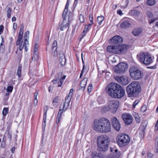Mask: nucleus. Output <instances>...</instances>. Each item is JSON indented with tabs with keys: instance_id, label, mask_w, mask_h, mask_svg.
Segmentation results:
<instances>
[{
	"instance_id": "13",
	"label": "nucleus",
	"mask_w": 158,
	"mask_h": 158,
	"mask_svg": "<svg viewBox=\"0 0 158 158\" xmlns=\"http://www.w3.org/2000/svg\"><path fill=\"white\" fill-rule=\"evenodd\" d=\"M115 79L120 84L123 85H126L130 82L129 79L126 76L116 77Z\"/></svg>"
},
{
	"instance_id": "47",
	"label": "nucleus",
	"mask_w": 158,
	"mask_h": 158,
	"mask_svg": "<svg viewBox=\"0 0 158 158\" xmlns=\"http://www.w3.org/2000/svg\"><path fill=\"white\" fill-rule=\"evenodd\" d=\"M146 110V105H143V106L141 108V112H145Z\"/></svg>"
},
{
	"instance_id": "4",
	"label": "nucleus",
	"mask_w": 158,
	"mask_h": 158,
	"mask_svg": "<svg viewBox=\"0 0 158 158\" xmlns=\"http://www.w3.org/2000/svg\"><path fill=\"white\" fill-rule=\"evenodd\" d=\"M141 90L140 83L138 81H134L126 88V91L128 97H136Z\"/></svg>"
},
{
	"instance_id": "57",
	"label": "nucleus",
	"mask_w": 158,
	"mask_h": 158,
	"mask_svg": "<svg viewBox=\"0 0 158 158\" xmlns=\"http://www.w3.org/2000/svg\"><path fill=\"white\" fill-rule=\"evenodd\" d=\"M117 13L119 15H123L122 11L121 10H118L117 11Z\"/></svg>"
},
{
	"instance_id": "48",
	"label": "nucleus",
	"mask_w": 158,
	"mask_h": 158,
	"mask_svg": "<svg viewBox=\"0 0 158 158\" xmlns=\"http://www.w3.org/2000/svg\"><path fill=\"white\" fill-rule=\"evenodd\" d=\"M9 95L10 94L9 93H6L4 97V99L5 100L7 101L8 100Z\"/></svg>"
},
{
	"instance_id": "56",
	"label": "nucleus",
	"mask_w": 158,
	"mask_h": 158,
	"mask_svg": "<svg viewBox=\"0 0 158 158\" xmlns=\"http://www.w3.org/2000/svg\"><path fill=\"white\" fill-rule=\"evenodd\" d=\"M63 83V81L62 80H60V82H58V87H60L61 86Z\"/></svg>"
},
{
	"instance_id": "8",
	"label": "nucleus",
	"mask_w": 158,
	"mask_h": 158,
	"mask_svg": "<svg viewBox=\"0 0 158 158\" xmlns=\"http://www.w3.org/2000/svg\"><path fill=\"white\" fill-rule=\"evenodd\" d=\"M137 58L139 61L145 65H149L153 61L151 55L147 52L139 54L137 55Z\"/></svg>"
},
{
	"instance_id": "7",
	"label": "nucleus",
	"mask_w": 158,
	"mask_h": 158,
	"mask_svg": "<svg viewBox=\"0 0 158 158\" xmlns=\"http://www.w3.org/2000/svg\"><path fill=\"white\" fill-rule=\"evenodd\" d=\"M131 77L135 80L142 78L143 76V73L139 68L135 66H132L129 69Z\"/></svg>"
},
{
	"instance_id": "46",
	"label": "nucleus",
	"mask_w": 158,
	"mask_h": 158,
	"mask_svg": "<svg viewBox=\"0 0 158 158\" xmlns=\"http://www.w3.org/2000/svg\"><path fill=\"white\" fill-rule=\"evenodd\" d=\"M144 130H142L141 132L140 133V137L142 139H143L144 137Z\"/></svg>"
},
{
	"instance_id": "61",
	"label": "nucleus",
	"mask_w": 158,
	"mask_h": 158,
	"mask_svg": "<svg viewBox=\"0 0 158 158\" xmlns=\"http://www.w3.org/2000/svg\"><path fill=\"white\" fill-rule=\"evenodd\" d=\"M86 34V33H85V32L83 33H83L82 34V37L80 38V41H81L83 37H84L85 36V34Z\"/></svg>"
},
{
	"instance_id": "20",
	"label": "nucleus",
	"mask_w": 158,
	"mask_h": 158,
	"mask_svg": "<svg viewBox=\"0 0 158 158\" xmlns=\"http://www.w3.org/2000/svg\"><path fill=\"white\" fill-rule=\"evenodd\" d=\"M140 14V12L136 10H130L129 13V15L135 17H138Z\"/></svg>"
},
{
	"instance_id": "23",
	"label": "nucleus",
	"mask_w": 158,
	"mask_h": 158,
	"mask_svg": "<svg viewBox=\"0 0 158 158\" xmlns=\"http://www.w3.org/2000/svg\"><path fill=\"white\" fill-rule=\"evenodd\" d=\"M39 47L38 45L37 44H35L34 47L33 56L34 57L36 60L38 58V48Z\"/></svg>"
},
{
	"instance_id": "33",
	"label": "nucleus",
	"mask_w": 158,
	"mask_h": 158,
	"mask_svg": "<svg viewBox=\"0 0 158 158\" xmlns=\"http://www.w3.org/2000/svg\"><path fill=\"white\" fill-rule=\"evenodd\" d=\"M104 20V17L103 16H98L97 17V21L99 25H100L102 21Z\"/></svg>"
},
{
	"instance_id": "2",
	"label": "nucleus",
	"mask_w": 158,
	"mask_h": 158,
	"mask_svg": "<svg viewBox=\"0 0 158 158\" xmlns=\"http://www.w3.org/2000/svg\"><path fill=\"white\" fill-rule=\"evenodd\" d=\"M106 91L110 97L117 98H121L125 95L124 89L117 83L112 82L106 87Z\"/></svg>"
},
{
	"instance_id": "39",
	"label": "nucleus",
	"mask_w": 158,
	"mask_h": 158,
	"mask_svg": "<svg viewBox=\"0 0 158 158\" xmlns=\"http://www.w3.org/2000/svg\"><path fill=\"white\" fill-rule=\"evenodd\" d=\"M62 114H59V112H58V115L57 116V118L56 121V124H58L60 122V119L62 116Z\"/></svg>"
},
{
	"instance_id": "36",
	"label": "nucleus",
	"mask_w": 158,
	"mask_h": 158,
	"mask_svg": "<svg viewBox=\"0 0 158 158\" xmlns=\"http://www.w3.org/2000/svg\"><path fill=\"white\" fill-rule=\"evenodd\" d=\"M3 39L2 38V42L0 44V51H2L3 52L4 51V46L3 45L4 41Z\"/></svg>"
},
{
	"instance_id": "51",
	"label": "nucleus",
	"mask_w": 158,
	"mask_h": 158,
	"mask_svg": "<svg viewBox=\"0 0 158 158\" xmlns=\"http://www.w3.org/2000/svg\"><path fill=\"white\" fill-rule=\"evenodd\" d=\"M89 19L91 23L93 24V15L92 14H90L89 15Z\"/></svg>"
},
{
	"instance_id": "10",
	"label": "nucleus",
	"mask_w": 158,
	"mask_h": 158,
	"mask_svg": "<svg viewBox=\"0 0 158 158\" xmlns=\"http://www.w3.org/2000/svg\"><path fill=\"white\" fill-rule=\"evenodd\" d=\"M127 68L128 65L127 64L123 62H121L115 67L114 72L117 74H123Z\"/></svg>"
},
{
	"instance_id": "32",
	"label": "nucleus",
	"mask_w": 158,
	"mask_h": 158,
	"mask_svg": "<svg viewBox=\"0 0 158 158\" xmlns=\"http://www.w3.org/2000/svg\"><path fill=\"white\" fill-rule=\"evenodd\" d=\"M156 2L155 0H148L147 1V4L149 6H152Z\"/></svg>"
},
{
	"instance_id": "15",
	"label": "nucleus",
	"mask_w": 158,
	"mask_h": 158,
	"mask_svg": "<svg viewBox=\"0 0 158 158\" xmlns=\"http://www.w3.org/2000/svg\"><path fill=\"white\" fill-rule=\"evenodd\" d=\"M112 124L114 129L117 131H118L120 128V124L117 118L114 117L111 118Z\"/></svg>"
},
{
	"instance_id": "28",
	"label": "nucleus",
	"mask_w": 158,
	"mask_h": 158,
	"mask_svg": "<svg viewBox=\"0 0 158 158\" xmlns=\"http://www.w3.org/2000/svg\"><path fill=\"white\" fill-rule=\"evenodd\" d=\"M133 115L135 118L136 123H139L140 121L139 116L137 113L134 112L133 113Z\"/></svg>"
},
{
	"instance_id": "42",
	"label": "nucleus",
	"mask_w": 158,
	"mask_h": 158,
	"mask_svg": "<svg viewBox=\"0 0 158 158\" xmlns=\"http://www.w3.org/2000/svg\"><path fill=\"white\" fill-rule=\"evenodd\" d=\"M88 81V78H85L84 79L81 81V83L82 85H86L87 82Z\"/></svg>"
},
{
	"instance_id": "44",
	"label": "nucleus",
	"mask_w": 158,
	"mask_h": 158,
	"mask_svg": "<svg viewBox=\"0 0 158 158\" xmlns=\"http://www.w3.org/2000/svg\"><path fill=\"white\" fill-rule=\"evenodd\" d=\"M86 85H82L81 83H80V87L79 89V90H81L84 91Z\"/></svg>"
},
{
	"instance_id": "22",
	"label": "nucleus",
	"mask_w": 158,
	"mask_h": 158,
	"mask_svg": "<svg viewBox=\"0 0 158 158\" xmlns=\"http://www.w3.org/2000/svg\"><path fill=\"white\" fill-rule=\"evenodd\" d=\"M142 32V30L141 28H137L134 29L133 30L132 32L134 35L138 36L141 34Z\"/></svg>"
},
{
	"instance_id": "12",
	"label": "nucleus",
	"mask_w": 158,
	"mask_h": 158,
	"mask_svg": "<svg viewBox=\"0 0 158 158\" xmlns=\"http://www.w3.org/2000/svg\"><path fill=\"white\" fill-rule=\"evenodd\" d=\"M18 39L16 42V45L17 46H19V47H18V49L21 51L23 49V48L24 47L25 50L26 52L27 51V45L28 44V41H27L26 40H24L23 42L22 39L20 40L19 41V43H17Z\"/></svg>"
},
{
	"instance_id": "26",
	"label": "nucleus",
	"mask_w": 158,
	"mask_h": 158,
	"mask_svg": "<svg viewBox=\"0 0 158 158\" xmlns=\"http://www.w3.org/2000/svg\"><path fill=\"white\" fill-rule=\"evenodd\" d=\"M5 11L6 12L7 17L8 18H10L11 17V13L12 11L11 9L7 6L5 8Z\"/></svg>"
},
{
	"instance_id": "27",
	"label": "nucleus",
	"mask_w": 158,
	"mask_h": 158,
	"mask_svg": "<svg viewBox=\"0 0 158 158\" xmlns=\"http://www.w3.org/2000/svg\"><path fill=\"white\" fill-rule=\"evenodd\" d=\"M113 155L114 158H119L121 155V153L120 152H118L117 149H115L114 150V152Z\"/></svg>"
},
{
	"instance_id": "11",
	"label": "nucleus",
	"mask_w": 158,
	"mask_h": 158,
	"mask_svg": "<svg viewBox=\"0 0 158 158\" xmlns=\"http://www.w3.org/2000/svg\"><path fill=\"white\" fill-rule=\"evenodd\" d=\"M70 100L69 98H65V102H62L61 103L59 111V114H62L65 111L68 109L69 106Z\"/></svg>"
},
{
	"instance_id": "1",
	"label": "nucleus",
	"mask_w": 158,
	"mask_h": 158,
	"mask_svg": "<svg viewBox=\"0 0 158 158\" xmlns=\"http://www.w3.org/2000/svg\"><path fill=\"white\" fill-rule=\"evenodd\" d=\"M93 128L98 132L105 133L110 132L111 126L109 120L102 117L94 120Z\"/></svg>"
},
{
	"instance_id": "25",
	"label": "nucleus",
	"mask_w": 158,
	"mask_h": 158,
	"mask_svg": "<svg viewBox=\"0 0 158 158\" xmlns=\"http://www.w3.org/2000/svg\"><path fill=\"white\" fill-rule=\"evenodd\" d=\"M69 5V2L68 0L67 1L64 10L63 12L62 16L64 18L65 17L66 15H67L68 12V7Z\"/></svg>"
},
{
	"instance_id": "49",
	"label": "nucleus",
	"mask_w": 158,
	"mask_h": 158,
	"mask_svg": "<svg viewBox=\"0 0 158 158\" xmlns=\"http://www.w3.org/2000/svg\"><path fill=\"white\" fill-rule=\"evenodd\" d=\"M147 158H154L153 155L150 152H148L147 153Z\"/></svg>"
},
{
	"instance_id": "3",
	"label": "nucleus",
	"mask_w": 158,
	"mask_h": 158,
	"mask_svg": "<svg viewBox=\"0 0 158 158\" xmlns=\"http://www.w3.org/2000/svg\"><path fill=\"white\" fill-rule=\"evenodd\" d=\"M109 138L106 135L99 136L97 139L98 151L101 153L105 152L108 149Z\"/></svg>"
},
{
	"instance_id": "62",
	"label": "nucleus",
	"mask_w": 158,
	"mask_h": 158,
	"mask_svg": "<svg viewBox=\"0 0 158 158\" xmlns=\"http://www.w3.org/2000/svg\"><path fill=\"white\" fill-rule=\"evenodd\" d=\"M155 130L157 131L158 130V124H156L155 127Z\"/></svg>"
},
{
	"instance_id": "59",
	"label": "nucleus",
	"mask_w": 158,
	"mask_h": 158,
	"mask_svg": "<svg viewBox=\"0 0 158 158\" xmlns=\"http://www.w3.org/2000/svg\"><path fill=\"white\" fill-rule=\"evenodd\" d=\"M38 103V100L37 99H34V105L36 106Z\"/></svg>"
},
{
	"instance_id": "55",
	"label": "nucleus",
	"mask_w": 158,
	"mask_h": 158,
	"mask_svg": "<svg viewBox=\"0 0 158 158\" xmlns=\"http://www.w3.org/2000/svg\"><path fill=\"white\" fill-rule=\"evenodd\" d=\"M157 19H150L149 20V23L151 24L154 22L155 21V20H156Z\"/></svg>"
},
{
	"instance_id": "24",
	"label": "nucleus",
	"mask_w": 158,
	"mask_h": 158,
	"mask_svg": "<svg viewBox=\"0 0 158 158\" xmlns=\"http://www.w3.org/2000/svg\"><path fill=\"white\" fill-rule=\"evenodd\" d=\"M131 24L128 21H125L122 23L120 25L121 28H126L131 26Z\"/></svg>"
},
{
	"instance_id": "37",
	"label": "nucleus",
	"mask_w": 158,
	"mask_h": 158,
	"mask_svg": "<svg viewBox=\"0 0 158 158\" xmlns=\"http://www.w3.org/2000/svg\"><path fill=\"white\" fill-rule=\"evenodd\" d=\"M8 109L7 108H4L2 111V114L3 116H5L8 113Z\"/></svg>"
},
{
	"instance_id": "34",
	"label": "nucleus",
	"mask_w": 158,
	"mask_h": 158,
	"mask_svg": "<svg viewBox=\"0 0 158 158\" xmlns=\"http://www.w3.org/2000/svg\"><path fill=\"white\" fill-rule=\"evenodd\" d=\"M155 148L156 149V152H158V136L156 137L155 139Z\"/></svg>"
},
{
	"instance_id": "53",
	"label": "nucleus",
	"mask_w": 158,
	"mask_h": 158,
	"mask_svg": "<svg viewBox=\"0 0 158 158\" xmlns=\"http://www.w3.org/2000/svg\"><path fill=\"white\" fill-rule=\"evenodd\" d=\"M88 26L87 25H85V29L83 30V33L85 32V33H86L87 31L88 30Z\"/></svg>"
},
{
	"instance_id": "19",
	"label": "nucleus",
	"mask_w": 158,
	"mask_h": 158,
	"mask_svg": "<svg viewBox=\"0 0 158 158\" xmlns=\"http://www.w3.org/2000/svg\"><path fill=\"white\" fill-rule=\"evenodd\" d=\"M67 16V15H66L64 18L63 17L64 20L62 23L60 25V30L62 31H63L64 28H66L69 25V20H68V22H66V20L65 19L66 17Z\"/></svg>"
},
{
	"instance_id": "58",
	"label": "nucleus",
	"mask_w": 158,
	"mask_h": 158,
	"mask_svg": "<svg viewBox=\"0 0 158 158\" xmlns=\"http://www.w3.org/2000/svg\"><path fill=\"white\" fill-rule=\"evenodd\" d=\"M84 67H85V65H84L83 66V69L81 71V74H80V77L81 78V77H82L83 74V71H84Z\"/></svg>"
},
{
	"instance_id": "35",
	"label": "nucleus",
	"mask_w": 158,
	"mask_h": 158,
	"mask_svg": "<svg viewBox=\"0 0 158 158\" xmlns=\"http://www.w3.org/2000/svg\"><path fill=\"white\" fill-rule=\"evenodd\" d=\"M30 34V31H27L25 33L24 36V40H26L28 41V40L29 38V35Z\"/></svg>"
},
{
	"instance_id": "31",
	"label": "nucleus",
	"mask_w": 158,
	"mask_h": 158,
	"mask_svg": "<svg viewBox=\"0 0 158 158\" xmlns=\"http://www.w3.org/2000/svg\"><path fill=\"white\" fill-rule=\"evenodd\" d=\"M92 158H104V157L102 154L96 153L92 156Z\"/></svg>"
},
{
	"instance_id": "43",
	"label": "nucleus",
	"mask_w": 158,
	"mask_h": 158,
	"mask_svg": "<svg viewBox=\"0 0 158 158\" xmlns=\"http://www.w3.org/2000/svg\"><path fill=\"white\" fill-rule=\"evenodd\" d=\"M79 19L81 23H83L84 22V18L83 15L82 14H81L80 15Z\"/></svg>"
},
{
	"instance_id": "29",
	"label": "nucleus",
	"mask_w": 158,
	"mask_h": 158,
	"mask_svg": "<svg viewBox=\"0 0 158 158\" xmlns=\"http://www.w3.org/2000/svg\"><path fill=\"white\" fill-rule=\"evenodd\" d=\"M22 66L21 64H19L17 69V75L19 77H20L21 76V71Z\"/></svg>"
},
{
	"instance_id": "40",
	"label": "nucleus",
	"mask_w": 158,
	"mask_h": 158,
	"mask_svg": "<svg viewBox=\"0 0 158 158\" xmlns=\"http://www.w3.org/2000/svg\"><path fill=\"white\" fill-rule=\"evenodd\" d=\"M59 97L58 96L56 97L55 98H54L52 100V103L54 104L55 103H58L59 101Z\"/></svg>"
},
{
	"instance_id": "30",
	"label": "nucleus",
	"mask_w": 158,
	"mask_h": 158,
	"mask_svg": "<svg viewBox=\"0 0 158 158\" xmlns=\"http://www.w3.org/2000/svg\"><path fill=\"white\" fill-rule=\"evenodd\" d=\"M57 41L56 40H55L52 44V51L53 52H55V51H56L57 50Z\"/></svg>"
},
{
	"instance_id": "9",
	"label": "nucleus",
	"mask_w": 158,
	"mask_h": 158,
	"mask_svg": "<svg viewBox=\"0 0 158 158\" xmlns=\"http://www.w3.org/2000/svg\"><path fill=\"white\" fill-rule=\"evenodd\" d=\"M119 106V102L114 99L110 100L107 103V107L104 106L102 110L106 111L110 110L112 113H115Z\"/></svg>"
},
{
	"instance_id": "38",
	"label": "nucleus",
	"mask_w": 158,
	"mask_h": 158,
	"mask_svg": "<svg viewBox=\"0 0 158 158\" xmlns=\"http://www.w3.org/2000/svg\"><path fill=\"white\" fill-rule=\"evenodd\" d=\"M13 89V87L12 86H9L6 89V91L7 93H11Z\"/></svg>"
},
{
	"instance_id": "16",
	"label": "nucleus",
	"mask_w": 158,
	"mask_h": 158,
	"mask_svg": "<svg viewBox=\"0 0 158 158\" xmlns=\"http://www.w3.org/2000/svg\"><path fill=\"white\" fill-rule=\"evenodd\" d=\"M122 41V38L118 35L115 36L110 40V42L111 44H119Z\"/></svg>"
},
{
	"instance_id": "45",
	"label": "nucleus",
	"mask_w": 158,
	"mask_h": 158,
	"mask_svg": "<svg viewBox=\"0 0 158 158\" xmlns=\"http://www.w3.org/2000/svg\"><path fill=\"white\" fill-rule=\"evenodd\" d=\"M147 15L149 18H152L153 16V14L150 11H147Z\"/></svg>"
},
{
	"instance_id": "18",
	"label": "nucleus",
	"mask_w": 158,
	"mask_h": 158,
	"mask_svg": "<svg viewBox=\"0 0 158 158\" xmlns=\"http://www.w3.org/2000/svg\"><path fill=\"white\" fill-rule=\"evenodd\" d=\"M48 110V107L46 106L44 107V115L43 118V123L42 124L43 127H45L46 125V121L47 118V113Z\"/></svg>"
},
{
	"instance_id": "6",
	"label": "nucleus",
	"mask_w": 158,
	"mask_h": 158,
	"mask_svg": "<svg viewBox=\"0 0 158 158\" xmlns=\"http://www.w3.org/2000/svg\"><path fill=\"white\" fill-rule=\"evenodd\" d=\"M129 136L126 134L121 133L116 137V141L120 147H124L127 145L130 141Z\"/></svg>"
},
{
	"instance_id": "54",
	"label": "nucleus",
	"mask_w": 158,
	"mask_h": 158,
	"mask_svg": "<svg viewBox=\"0 0 158 158\" xmlns=\"http://www.w3.org/2000/svg\"><path fill=\"white\" fill-rule=\"evenodd\" d=\"M4 26L1 25L0 26V34H1L3 31V30L4 29Z\"/></svg>"
},
{
	"instance_id": "64",
	"label": "nucleus",
	"mask_w": 158,
	"mask_h": 158,
	"mask_svg": "<svg viewBox=\"0 0 158 158\" xmlns=\"http://www.w3.org/2000/svg\"><path fill=\"white\" fill-rule=\"evenodd\" d=\"M115 149H116L111 148H110V151L111 152H112L114 154V150H115Z\"/></svg>"
},
{
	"instance_id": "63",
	"label": "nucleus",
	"mask_w": 158,
	"mask_h": 158,
	"mask_svg": "<svg viewBox=\"0 0 158 158\" xmlns=\"http://www.w3.org/2000/svg\"><path fill=\"white\" fill-rule=\"evenodd\" d=\"M38 94V93L37 92H36V93H35L34 94V99H37V96Z\"/></svg>"
},
{
	"instance_id": "50",
	"label": "nucleus",
	"mask_w": 158,
	"mask_h": 158,
	"mask_svg": "<svg viewBox=\"0 0 158 158\" xmlns=\"http://www.w3.org/2000/svg\"><path fill=\"white\" fill-rule=\"evenodd\" d=\"M92 84H89V85L88 86V89H87V91L89 93L92 90Z\"/></svg>"
},
{
	"instance_id": "17",
	"label": "nucleus",
	"mask_w": 158,
	"mask_h": 158,
	"mask_svg": "<svg viewBox=\"0 0 158 158\" xmlns=\"http://www.w3.org/2000/svg\"><path fill=\"white\" fill-rule=\"evenodd\" d=\"M59 60L61 65L63 66L65 64L66 62L65 56L64 54L62 52L59 53Z\"/></svg>"
},
{
	"instance_id": "60",
	"label": "nucleus",
	"mask_w": 158,
	"mask_h": 158,
	"mask_svg": "<svg viewBox=\"0 0 158 158\" xmlns=\"http://www.w3.org/2000/svg\"><path fill=\"white\" fill-rule=\"evenodd\" d=\"M17 28V25L16 23H14L13 24V28L15 30Z\"/></svg>"
},
{
	"instance_id": "41",
	"label": "nucleus",
	"mask_w": 158,
	"mask_h": 158,
	"mask_svg": "<svg viewBox=\"0 0 158 158\" xmlns=\"http://www.w3.org/2000/svg\"><path fill=\"white\" fill-rule=\"evenodd\" d=\"M73 89H70L68 96L67 97H66V98H69H69L70 99V100H71L72 96L73 94Z\"/></svg>"
},
{
	"instance_id": "14",
	"label": "nucleus",
	"mask_w": 158,
	"mask_h": 158,
	"mask_svg": "<svg viewBox=\"0 0 158 158\" xmlns=\"http://www.w3.org/2000/svg\"><path fill=\"white\" fill-rule=\"evenodd\" d=\"M123 119L127 125L131 124L132 122V118L131 115L123 114L122 116Z\"/></svg>"
},
{
	"instance_id": "21",
	"label": "nucleus",
	"mask_w": 158,
	"mask_h": 158,
	"mask_svg": "<svg viewBox=\"0 0 158 158\" xmlns=\"http://www.w3.org/2000/svg\"><path fill=\"white\" fill-rule=\"evenodd\" d=\"M23 30L24 26L22 24L20 26V30L18 37L17 43H19V41L20 40H22V39Z\"/></svg>"
},
{
	"instance_id": "5",
	"label": "nucleus",
	"mask_w": 158,
	"mask_h": 158,
	"mask_svg": "<svg viewBox=\"0 0 158 158\" xmlns=\"http://www.w3.org/2000/svg\"><path fill=\"white\" fill-rule=\"evenodd\" d=\"M127 46L122 44L118 46L110 45L107 47V51L110 53L120 54L125 53L127 51Z\"/></svg>"
},
{
	"instance_id": "52",
	"label": "nucleus",
	"mask_w": 158,
	"mask_h": 158,
	"mask_svg": "<svg viewBox=\"0 0 158 158\" xmlns=\"http://www.w3.org/2000/svg\"><path fill=\"white\" fill-rule=\"evenodd\" d=\"M139 100H136L133 103V108H135V106L139 102Z\"/></svg>"
}]
</instances>
